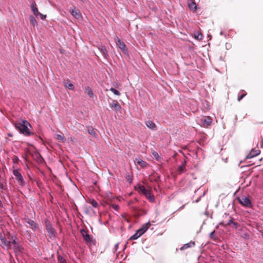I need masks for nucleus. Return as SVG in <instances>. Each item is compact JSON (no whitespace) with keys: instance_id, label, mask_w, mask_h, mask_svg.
Returning a JSON list of instances; mask_svg holds the SVG:
<instances>
[{"instance_id":"12","label":"nucleus","mask_w":263,"mask_h":263,"mask_svg":"<svg viewBox=\"0 0 263 263\" xmlns=\"http://www.w3.org/2000/svg\"><path fill=\"white\" fill-rule=\"evenodd\" d=\"M188 6L191 11L195 12L197 10V5L193 0H190L188 2Z\"/></svg>"},{"instance_id":"31","label":"nucleus","mask_w":263,"mask_h":263,"mask_svg":"<svg viewBox=\"0 0 263 263\" xmlns=\"http://www.w3.org/2000/svg\"><path fill=\"white\" fill-rule=\"evenodd\" d=\"M194 37L198 40H201L202 39V35L201 33L197 32L194 34Z\"/></svg>"},{"instance_id":"39","label":"nucleus","mask_w":263,"mask_h":263,"mask_svg":"<svg viewBox=\"0 0 263 263\" xmlns=\"http://www.w3.org/2000/svg\"><path fill=\"white\" fill-rule=\"evenodd\" d=\"M243 237L246 239H248L249 238V235L246 233L243 234Z\"/></svg>"},{"instance_id":"36","label":"nucleus","mask_w":263,"mask_h":263,"mask_svg":"<svg viewBox=\"0 0 263 263\" xmlns=\"http://www.w3.org/2000/svg\"><path fill=\"white\" fill-rule=\"evenodd\" d=\"M111 207L115 210L118 211L119 209V206L117 204H112L111 205Z\"/></svg>"},{"instance_id":"26","label":"nucleus","mask_w":263,"mask_h":263,"mask_svg":"<svg viewBox=\"0 0 263 263\" xmlns=\"http://www.w3.org/2000/svg\"><path fill=\"white\" fill-rule=\"evenodd\" d=\"M85 91L87 92V95L90 97H91V98L93 97V92H92L91 89L89 86H87L85 88Z\"/></svg>"},{"instance_id":"16","label":"nucleus","mask_w":263,"mask_h":263,"mask_svg":"<svg viewBox=\"0 0 263 263\" xmlns=\"http://www.w3.org/2000/svg\"><path fill=\"white\" fill-rule=\"evenodd\" d=\"M70 13L77 19H80L82 17L80 12L76 10L74 8L70 11Z\"/></svg>"},{"instance_id":"19","label":"nucleus","mask_w":263,"mask_h":263,"mask_svg":"<svg viewBox=\"0 0 263 263\" xmlns=\"http://www.w3.org/2000/svg\"><path fill=\"white\" fill-rule=\"evenodd\" d=\"M136 161L137 163L141 167H145L147 165V163L140 158H136Z\"/></svg>"},{"instance_id":"2","label":"nucleus","mask_w":263,"mask_h":263,"mask_svg":"<svg viewBox=\"0 0 263 263\" xmlns=\"http://www.w3.org/2000/svg\"><path fill=\"white\" fill-rule=\"evenodd\" d=\"M8 239L12 240V245L13 246V250L16 254L22 253L24 250V248L21 244L16 235H10L8 236Z\"/></svg>"},{"instance_id":"4","label":"nucleus","mask_w":263,"mask_h":263,"mask_svg":"<svg viewBox=\"0 0 263 263\" xmlns=\"http://www.w3.org/2000/svg\"><path fill=\"white\" fill-rule=\"evenodd\" d=\"M117 46L121 49V50L126 55H128V50L126 44L121 41L117 36H115L114 38Z\"/></svg>"},{"instance_id":"1","label":"nucleus","mask_w":263,"mask_h":263,"mask_svg":"<svg viewBox=\"0 0 263 263\" xmlns=\"http://www.w3.org/2000/svg\"><path fill=\"white\" fill-rule=\"evenodd\" d=\"M14 126L21 134L25 136H29L33 135V133L30 132L28 128V127L31 126L30 124L25 120L15 122Z\"/></svg>"},{"instance_id":"37","label":"nucleus","mask_w":263,"mask_h":263,"mask_svg":"<svg viewBox=\"0 0 263 263\" xmlns=\"http://www.w3.org/2000/svg\"><path fill=\"white\" fill-rule=\"evenodd\" d=\"M214 233H215V231H212L210 234V238L213 239V240H215L216 239V237L214 235Z\"/></svg>"},{"instance_id":"18","label":"nucleus","mask_w":263,"mask_h":263,"mask_svg":"<svg viewBox=\"0 0 263 263\" xmlns=\"http://www.w3.org/2000/svg\"><path fill=\"white\" fill-rule=\"evenodd\" d=\"M145 124L146 126L150 129H152L153 130L157 129V126L153 122L151 121H147L146 122Z\"/></svg>"},{"instance_id":"21","label":"nucleus","mask_w":263,"mask_h":263,"mask_svg":"<svg viewBox=\"0 0 263 263\" xmlns=\"http://www.w3.org/2000/svg\"><path fill=\"white\" fill-rule=\"evenodd\" d=\"M64 86L70 89V90H74V85L71 83H69V82H64Z\"/></svg>"},{"instance_id":"27","label":"nucleus","mask_w":263,"mask_h":263,"mask_svg":"<svg viewBox=\"0 0 263 263\" xmlns=\"http://www.w3.org/2000/svg\"><path fill=\"white\" fill-rule=\"evenodd\" d=\"M87 131H88V133L90 135H92L94 137H95L96 136V132H95L93 128L92 127L89 126L88 127Z\"/></svg>"},{"instance_id":"17","label":"nucleus","mask_w":263,"mask_h":263,"mask_svg":"<svg viewBox=\"0 0 263 263\" xmlns=\"http://www.w3.org/2000/svg\"><path fill=\"white\" fill-rule=\"evenodd\" d=\"M109 106L111 108H114L116 110H119L121 109V107L117 101H115L112 103H110Z\"/></svg>"},{"instance_id":"24","label":"nucleus","mask_w":263,"mask_h":263,"mask_svg":"<svg viewBox=\"0 0 263 263\" xmlns=\"http://www.w3.org/2000/svg\"><path fill=\"white\" fill-rule=\"evenodd\" d=\"M29 20H30V22L31 24L34 27L35 26H37V21H36L35 17L33 16H32V15L30 16Z\"/></svg>"},{"instance_id":"5","label":"nucleus","mask_w":263,"mask_h":263,"mask_svg":"<svg viewBox=\"0 0 263 263\" xmlns=\"http://www.w3.org/2000/svg\"><path fill=\"white\" fill-rule=\"evenodd\" d=\"M31 10L34 14V15L37 18H40L41 20H43L46 18V15L42 14L41 13L39 12L38 11V9L36 6V4L35 2V1H32L31 6H30Z\"/></svg>"},{"instance_id":"15","label":"nucleus","mask_w":263,"mask_h":263,"mask_svg":"<svg viewBox=\"0 0 263 263\" xmlns=\"http://www.w3.org/2000/svg\"><path fill=\"white\" fill-rule=\"evenodd\" d=\"M201 122L203 125L209 126L212 122V119L209 117H205L201 119Z\"/></svg>"},{"instance_id":"10","label":"nucleus","mask_w":263,"mask_h":263,"mask_svg":"<svg viewBox=\"0 0 263 263\" xmlns=\"http://www.w3.org/2000/svg\"><path fill=\"white\" fill-rule=\"evenodd\" d=\"M26 222L30 226V228L32 230L36 231L39 230V228L38 224L33 220L28 219Z\"/></svg>"},{"instance_id":"34","label":"nucleus","mask_w":263,"mask_h":263,"mask_svg":"<svg viewBox=\"0 0 263 263\" xmlns=\"http://www.w3.org/2000/svg\"><path fill=\"white\" fill-rule=\"evenodd\" d=\"M90 203L94 208H97L98 206V203L93 199L91 200Z\"/></svg>"},{"instance_id":"13","label":"nucleus","mask_w":263,"mask_h":263,"mask_svg":"<svg viewBox=\"0 0 263 263\" xmlns=\"http://www.w3.org/2000/svg\"><path fill=\"white\" fill-rule=\"evenodd\" d=\"M151 226V223L149 222H148L142 226V227L138 230L140 233L143 234L144 232H145L147 229Z\"/></svg>"},{"instance_id":"41","label":"nucleus","mask_w":263,"mask_h":263,"mask_svg":"<svg viewBox=\"0 0 263 263\" xmlns=\"http://www.w3.org/2000/svg\"><path fill=\"white\" fill-rule=\"evenodd\" d=\"M0 188L2 189H4V185L3 183L2 182H0Z\"/></svg>"},{"instance_id":"35","label":"nucleus","mask_w":263,"mask_h":263,"mask_svg":"<svg viewBox=\"0 0 263 263\" xmlns=\"http://www.w3.org/2000/svg\"><path fill=\"white\" fill-rule=\"evenodd\" d=\"M58 259L60 263H66L65 259L61 256H58Z\"/></svg>"},{"instance_id":"29","label":"nucleus","mask_w":263,"mask_h":263,"mask_svg":"<svg viewBox=\"0 0 263 263\" xmlns=\"http://www.w3.org/2000/svg\"><path fill=\"white\" fill-rule=\"evenodd\" d=\"M140 191L143 194H146L148 192V190H147L143 185H140L139 187Z\"/></svg>"},{"instance_id":"42","label":"nucleus","mask_w":263,"mask_h":263,"mask_svg":"<svg viewBox=\"0 0 263 263\" xmlns=\"http://www.w3.org/2000/svg\"><path fill=\"white\" fill-rule=\"evenodd\" d=\"M222 32H220V35H222Z\"/></svg>"},{"instance_id":"3","label":"nucleus","mask_w":263,"mask_h":263,"mask_svg":"<svg viewBox=\"0 0 263 263\" xmlns=\"http://www.w3.org/2000/svg\"><path fill=\"white\" fill-rule=\"evenodd\" d=\"M46 229L48 234V236L51 239H54L57 236V231L53 228L48 220H45Z\"/></svg>"},{"instance_id":"33","label":"nucleus","mask_w":263,"mask_h":263,"mask_svg":"<svg viewBox=\"0 0 263 263\" xmlns=\"http://www.w3.org/2000/svg\"><path fill=\"white\" fill-rule=\"evenodd\" d=\"M110 90L117 96H119L120 95V92L114 88L111 87L110 89Z\"/></svg>"},{"instance_id":"8","label":"nucleus","mask_w":263,"mask_h":263,"mask_svg":"<svg viewBox=\"0 0 263 263\" xmlns=\"http://www.w3.org/2000/svg\"><path fill=\"white\" fill-rule=\"evenodd\" d=\"M238 200L239 202L243 206L247 208L251 207V202L249 197L242 196L238 198Z\"/></svg>"},{"instance_id":"11","label":"nucleus","mask_w":263,"mask_h":263,"mask_svg":"<svg viewBox=\"0 0 263 263\" xmlns=\"http://www.w3.org/2000/svg\"><path fill=\"white\" fill-rule=\"evenodd\" d=\"M260 151L258 149H252L249 154L247 155L246 159H251L253 158L260 154Z\"/></svg>"},{"instance_id":"20","label":"nucleus","mask_w":263,"mask_h":263,"mask_svg":"<svg viewBox=\"0 0 263 263\" xmlns=\"http://www.w3.org/2000/svg\"><path fill=\"white\" fill-rule=\"evenodd\" d=\"M142 234L139 232L138 230H137L136 233L132 236L129 239L130 240H135L138 238L140 236H141Z\"/></svg>"},{"instance_id":"30","label":"nucleus","mask_w":263,"mask_h":263,"mask_svg":"<svg viewBox=\"0 0 263 263\" xmlns=\"http://www.w3.org/2000/svg\"><path fill=\"white\" fill-rule=\"evenodd\" d=\"M152 155L157 161H159L161 159V157L157 152L153 151L152 152Z\"/></svg>"},{"instance_id":"6","label":"nucleus","mask_w":263,"mask_h":263,"mask_svg":"<svg viewBox=\"0 0 263 263\" xmlns=\"http://www.w3.org/2000/svg\"><path fill=\"white\" fill-rule=\"evenodd\" d=\"M0 246L4 249L7 250L11 249L12 246V240H7L5 236H0Z\"/></svg>"},{"instance_id":"38","label":"nucleus","mask_w":263,"mask_h":263,"mask_svg":"<svg viewBox=\"0 0 263 263\" xmlns=\"http://www.w3.org/2000/svg\"><path fill=\"white\" fill-rule=\"evenodd\" d=\"M151 201H153L154 200V197L153 195H151V194L148 196V197Z\"/></svg>"},{"instance_id":"9","label":"nucleus","mask_w":263,"mask_h":263,"mask_svg":"<svg viewBox=\"0 0 263 263\" xmlns=\"http://www.w3.org/2000/svg\"><path fill=\"white\" fill-rule=\"evenodd\" d=\"M80 233L86 244L91 245L93 242L92 238L90 236L84 229H81L80 230Z\"/></svg>"},{"instance_id":"25","label":"nucleus","mask_w":263,"mask_h":263,"mask_svg":"<svg viewBox=\"0 0 263 263\" xmlns=\"http://www.w3.org/2000/svg\"><path fill=\"white\" fill-rule=\"evenodd\" d=\"M247 95V93L245 92L243 90H241L238 93V96L237 98V100L240 101L243 97H245Z\"/></svg>"},{"instance_id":"32","label":"nucleus","mask_w":263,"mask_h":263,"mask_svg":"<svg viewBox=\"0 0 263 263\" xmlns=\"http://www.w3.org/2000/svg\"><path fill=\"white\" fill-rule=\"evenodd\" d=\"M185 161L184 162V163L180 165L179 166V171L181 172H184L185 171Z\"/></svg>"},{"instance_id":"7","label":"nucleus","mask_w":263,"mask_h":263,"mask_svg":"<svg viewBox=\"0 0 263 263\" xmlns=\"http://www.w3.org/2000/svg\"><path fill=\"white\" fill-rule=\"evenodd\" d=\"M13 174L15 176L18 184L21 186H24L25 185V181L20 172L17 170L14 169L13 171Z\"/></svg>"},{"instance_id":"23","label":"nucleus","mask_w":263,"mask_h":263,"mask_svg":"<svg viewBox=\"0 0 263 263\" xmlns=\"http://www.w3.org/2000/svg\"><path fill=\"white\" fill-rule=\"evenodd\" d=\"M227 225L228 226H232V227L234 228L235 229H237V227H238V223L237 222H234L232 219H230L228 222H227Z\"/></svg>"},{"instance_id":"14","label":"nucleus","mask_w":263,"mask_h":263,"mask_svg":"<svg viewBox=\"0 0 263 263\" xmlns=\"http://www.w3.org/2000/svg\"><path fill=\"white\" fill-rule=\"evenodd\" d=\"M195 242L191 241L188 243H186L183 245V246L180 248V250H185L189 248L193 247L194 246H195Z\"/></svg>"},{"instance_id":"28","label":"nucleus","mask_w":263,"mask_h":263,"mask_svg":"<svg viewBox=\"0 0 263 263\" xmlns=\"http://www.w3.org/2000/svg\"><path fill=\"white\" fill-rule=\"evenodd\" d=\"M101 51L102 54H103L104 57L105 58H107V57L108 56V55L107 53V50H106V48L105 47V46L101 47Z\"/></svg>"},{"instance_id":"22","label":"nucleus","mask_w":263,"mask_h":263,"mask_svg":"<svg viewBox=\"0 0 263 263\" xmlns=\"http://www.w3.org/2000/svg\"><path fill=\"white\" fill-rule=\"evenodd\" d=\"M55 138L59 141L64 142L65 141V139L64 136L62 134H56L55 135Z\"/></svg>"},{"instance_id":"40","label":"nucleus","mask_w":263,"mask_h":263,"mask_svg":"<svg viewBox=\"0 0 263 263\" xmlns=\"http://www.w3.org/2000/svg\"><path fill=\"white\" fill-rule=\"evenodd\" d=\"M144 195H145L147 197H148V196H149L151 195V193L148 190V192L146 193V194H144Z\"/></svg>"}]
</instances>
